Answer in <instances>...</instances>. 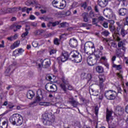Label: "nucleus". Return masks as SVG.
<instances>
[{
    "label": "nucleus",
    "mask_w": 128,
    "mask_h": 128,
    "mask_svg": "<svg viewBox=\"0 0 128 128\" xmlns=\"http://www.w3.org/2000/svg\"><path fill=\"white\" fill-rule=\"evenodd\" d=\"M42 120L45 126H52L56 118L52 113L46 112L42 116Z\"/></svg>",
    "instance_id": "obj_1"
},
{
    "label": "nucleus",
    "mask_w": 128,
    "mask_h": 128,
    "mask_svg": "<svg viewBox=\"0 0 128 128\" xmlns=\"http://www.w3.org/2000/svg\"><path fill=\"white\" fill-rule=\"evenodd\" d=\"M10 122L14 126H22L24 122L22 116L18 114H14L10 118Z\"/></svg>",
    "instance_id": "obj_2"
},
{
    "label": "nucleus",
    "mask_w": 128,
    "mask_h": 128,
    "mask_svg": "<svg viewBox=\"0 0 128 128\" xmlns=\"http://www.w3.org/2000/svg\"><path fill=\"white\" fill-rule=\"evenodd\" d=\"M70 56L72 58V60H74L75 62H80L82 60V54L76 50L72 51L70 52Z\"/></svg>",
    "instance_id": "obj_3"
},
{
    "label": "nucleus",
    "mask_w": 128,
    "mask_h": 128,
    "mask_svg": "<svg viewBox=\"0 0 128 128\" xmlns=\"http://www.w3.org/2000/svg\"><path fill=\"white\" fill-rule=\"evenodd\" d=\"M64 2H66L64 0H54L52 4L54 8L62 10L64 8Z\"/></svg>",
    "instance_id": "obj_4"
},
{
    "label": "nucleus",
    "mask_w": 128,
    "mask_h": 128,
    "mask_svg": "<svg viewBox=\"0 0 128 128\" xmlns=\"http://www.w3.org/2000/svg\"><path fill=\"white\" fill-rule=\"evenodd\" d=\"M117 26L116 28V32H118L122 36V38H124L126 36V32L124 30V27L122 24H120L118 22H116Z\"/></svg>",
    "instance_id": "obj_5"
},
{
    "label": "nucleus",
    "mask_w": 128,
    "mask_h": 128,
    "mask_svg": "<svg viewBox=\"0 0 128 128\" xmlns=\"http://www.w3.org/2000/svg\"><path fill=\"white\" fill-rule=\"evenodd\" d=\"M68 58L69 60H72L70 53V54H68V52H65L64 53H62L61 56L57 58V60H58V62L60 64V61L62 62H66Z\"/></svg>",
    "instance_id": "obj_6"
},
{
    "label": "nucleus",
    "mask_w": 128,
    "mask_h": 128,
    "mask_svg": "<svg viewBox=\"0 0 128 128\" xmlns=\"http://www.w3.org/2000/svg\"><path fill=\"white\" fill-rule=\"evenodd\" d=\"M45 88L49 92H56L58 90V86L56 84L52 82L48 83L45 86Z\"/></svg>",
    "instance_id": "obj_7"
},
{
    "label": "nucleus",
    "mask_w": 128,
    "mask_h": 128,
    "mask_svg": "<svg viewBox=\"0 0 128 128\" xmlns=\"http://www.w3.org/2000/svg\"><path fill=\"white\" fill-rule=\"evenodd\" d=\"M112 90L106 91L104 94V96L107 100H116V96L114 94Z\"/></svg>",
    "instance_id": "obj_8"
},
{
    "label": "nucleus",
    "mask_w": 128,
    "mask_h": 128,
    "mask_svg": "<svg viewBox=\"0 0 128 128\" xmlns=\"http://www.w3.org/2000/svg\"><path fill=\"white\" fill-rule=\"evenodd\" d=\"M68 104H69L73 108H78V106L80 104V103H78V102L73 97H70L68 98V100L67 102Z\"/></svg>",
    "instance_id": "obj_9"
},
{
    "label": "nucleus",
    "mask_w": 128,
    "mask_h": 128,
    "mask_svg": "<svg viewBox=\"0 0 128 128\" xmlns=\"http://www.w3.org/2000/svg\"><path fill=\"white\" fill-rule=\"evenodd\" d=\"M104 14L106 18H112L114 12L110 8H106L104 10Z\"/></svg>",
    "instance_id": "obj_10"
},
{
    "label": "nucleus",
    "mask_w": 128,
    "mask_h": 128,
    "mask_svg": "<svg viewBox=\"0 0 128 128\" xmlns=\"http://www.w3.org/2000/svg\"><path fill=\"white\" fill-rule=\"evenodd\" d=\"M89 92H92V96H96L94 92H98V85L96 84H92L89 86Z\"/></svg>",
    "instance_id": "obj_11"
},
{
    "label": "nucleus",
    "mask_w": 128,
    "mask_h": 128,
    "mask_svg": "<svg viewBox=\"0 0 128 128\" xmlns=\"http://www.w3.org/2000/svg\"><path fill=\"white\" fill-rule=\"evenodd\" d=\"M69 44L71 48H76L78 46V40L74 38L70 39Z\"/></svg>",
    "instance_id": "obj_12"
},
{
    "label": "nucleus",
    "mask_w": 128,
    "mask_h": 128,
    "mask_svg": "<svg viewBox=\"0 0 128 128\" xmlns=\"http://www.w3.org/2000/svg\"><path fill=\"white\" fill-rule=\"evenodd\" d=\"M109 28L112 33V36L114 38L116 36H120V34L119 32H116V28H114V26L112 24H110L109 26Z\"/></svg>",
    "instance_id": "obj_13"
},
{
    "label": "nucleus",
    "mask_w": 128,
    "mask_h": 128,
    "mask_svg": "<svg viewBox=\"0 0 128 128\" xmlns=\"http://www.w3.org/2000/svg\"><path fill=\"white\" fill-rule=\"evenodd\" d=\"M119 16H126L128 14V10L126 8H121L118 10Z\"/></svg>",
    "instance_id": "obj_14"
},
{
    "label": "nucleus",
    "mask_w": 128,
    "mask_h": 128,
    "mask_svg": "<svg viewBox=\"0 0 128 128\" xmlns=\"http://www.w3.org/2000/svg\"><path fill=\"white\" fill-rule=\"evenodd\" d=\"M12 12H14V8H8L4 10H0V14H10Z\"/></svg>",
    "instance_id": "obj_15"
},
{
    "label": "nucleus",
    "mask_w": 128,
    "mask_h": 128,
    "mask_svg": "<svg viewBox=\"0 0 128 128\" xmlns=\"http://www.w3.org/2000/svg\"><path fill=\"white\" fill-rule=\"evenodd\" d=\"M98 4L101 8H106L108 4V0H98Z\"/></svg>",
    "instance_id": "obj_16"
},
{
    "label": "nucleus",
    "mask_w": 128,
    "mask_h": 128,
    "mask_svg": "<svg viewBox=\"0 0 128 128\" xmlns=\"http://www.w3.org/2000/svg\"><path fill=\"white\" fill-rule=\"evenodd\" d=\"M46 78L47 80H49L50 82H56V76L52 74H47L46 76Z\"/></svg>",
    "instance_id": "obj_17"
},
{
    "label": "nucleus",
    "mask_w": 128,
    "mask_h": 128,
    "mask_svg": "<svg viewBox=\"0 0 128 128\" xmlns=\"http://www.w3.org/2000/svg\"><path fill=\"white\" fill-rule=\"evenodd\" d=\"M87 62L88 64V66H94L96 64V60L91 56H89L87 58Z\"/></svg>",
    "instance_id": "obj_18"
},
{
    "label": "nucleus",
    "mask_w": 128,
    "mask_h": 128,
    "mask_svg": "<svg viewBox=\"0 0 128 128\" xmlns=\"http://www.w3.org/2000/svg\"><path fill=\"white\" fill-rule=\"evenodd\" d=\"M124 108L120 106H118L115 108V112H116V114H118V116L122 114V112H124Z\"/></svg>",
    "instance_id": "obj_19"
},
{
    "label": "nucleus",
    "mask_w": 128,
    "mask_h": 128,
    "mask_svg": "<svg viewBox=\"0 0 128 128\" xmlns=\"http://www.w3.org/2000/svg\"><path fill=\"white\" fill-rule=\"evenodd\" d=\"M42 64L46 68H50V59H46L44 60L42 62Z\"/></svg>",
    "instance_id": "obj_20"
},
{
    "label": "nucleus",
    "mask_w": 128,
    "mask_h": 128,
    "mask_svg": "<svg viewBox=\"0 0 128 128\" xmlns=\"http://www.w3.org/2000/svg\"><path fill=\"white\" fill-rule=\"evenodd\" d=\"M40 100V97L37 94L35 100L33 102H31L30 104V106H36V104H38Z\"/></svg>",
    "instance_id": "obj_21"
},
{
    "label": "nucleus",
    "mask_w": 128,
    "mask_h": 128,
    "mask_svg": "<svg viewBox=\"0 0 128 128\" xmlns=\"http://www.w3.org/2000/svg\"><path fill=\"white\" fill-rule=\"evenodd\" d=\"M26 96L29 100H32L34 96V93L32 90H30L27 93Z\"/></svg>",
    "instance_id": "obj_22"
},
{
    "label": "nucleus",
    "mask_w": 128,
    "mask_h": 128,
    "mask_svg": "<svg viewBox=\"0 0 128 128\" xmlns=\"http://www.w3.org/2000/svg\"><path fill=\"white\" fill-rule=\"evenodd\" d=\"M112 112L107 110L106 114V120L108 122L112 118Z\"/></svg>",
    "instance_id": "obj_23"
},
{
    "label": "nucleus",
    "mask_w": 128,
    "mask_h": 128,
    "mask_svg": "<svg viewBox=\"0 0 128 128\" xmlns=\"http://www.w3.org/2000/svg\"><path fill=\"white\" fill-rule=\"evenodd\" d=\"M22 28V26L20 25H16V24H13L11 26V28L14 30V32H16L18 30H20Z\"/></svg>",
    "instance_id": "obj_24"
},
{
    "label": "nucleus",
    "mask_w": 128,
    "mask_h": 128,
    "mask_svg": "<svg viewBox=\"0 0 128 128\" xmlns=\"http://www.w3.org/2000/svg\"><path fill=\"white\" fill-rule=\"evenodd\" d=\"M20 44V41L18 40L14 42L12 45L10 46L11 50H14V48H18Z\"/></svg>",
    "instance_id": "obj_25"
},
{
    "label": "nucleus",
    "mask_w": 128,
    "mask_h": 128,
    "mask_svg": "<svg viewBox=\"0 0 128 128\" xmlns=\"http://www.w3.org/2000/svg\"><path fill=\"white\" fill-rule=\"evenodd\" d=\"M84 22H88V13L86 12H84L82 14Z\"/></svg>",
    "instance_id": "obj_26"
},
{
    "label": "nucleus",
    "mask_w": 128,
    "mask_h": 128,
    "mask_svg": "<svg viewBox=\"0 0 128 128\" xmlns=\"http://www.w3.org/2000/svg\"><path fill=\"white\" fill-rule=\"evenodd\" d=\"M96 70L97 72L102 74L104 72V68H102V66H98L96 67Z\"/></svg>",
    "instance_id": "obj_27"
},
{
    "label": "nucleus",
    "mask_w": 128,
    "mask_h": 128,
    "mask_svg": "<svg viewBox=\"0 0 128 128\" xmlns=\"http://www.w3.org/2000/svg\"><path fill=\"white\" fill-rule=\"evenodd\" d=\"M92 75L90 73H88L87 74L86 80H88V82H90L92 80Z\"/></svg>",
    "instance_id": "obj_28"
},
{
    "label": "nucleus",
    "mask_w": 128,
    "mask_h": 128,
    "mask_svg": "<svg viewBox=\"0 0 128 128\" xmlns=\"http://www.w3.org/2000/svg\"><path fill=\"white\" fill-rule=\"evenodd\" d=\"M92 26V24H88L86 23H81L80 24L81 28H88V26Z\"/></svg>",
    "instance_id": "obj_29"
},
{
    "label": "nucleus",
    "mask_w": 128,
    "mask_h": 128,
    "mask_svg": "<svg viewBox=\"0 0 128 128\" xmlns=\"http://www.w3.org/2000/svg\"><path fill=\"white\" fill-rule=\"evenodd\" d=\"M118 2H121L122 5L124 6H128V0H118Z\"/></svg>",
    "instance_id": "obj_30"
},
{
    "label": "nucleus",
    "mask_w": 128,
    "mask_h": 128,
    "mask_svg": "<svg viewBox=\"0 0 128 128\" xmlns=\"http://www.w3.org/2000/svg\"><path fill=\"white\" fill-rule=\"evenodd\" d=\"M98 86L100 87V91L103 92L104 88V84L102 82H100Z\"/></svg>",
    "instance_id": "obj_31"
},
{
    "label": "nucleus",
    "mask_w": 128,
    "mask_h": 128,
    "mask_svg": "<svg viewBox=\"0 0 128 128\" xmlns=\"http://www.w3.org/2000/svg\"><path fill=\"white\" fill-rule=\"evenodd\" d=\"M24 52V50H22V48H20L15 50L14 52V54L15 52H17L16 54H22V53Z\"/></svg>",
    "instance_id": "obj_32"
},
{
    "label": "nucleus",
    "mask_w": 128,
    "mask_h": 128,
    "mask_svg": "<svg viewBox=\"0 0 128 128\" xmlns=\"http://www.w3.org/2000/svg\"><path fill=\"white\" fill-rule=\"evenodd\" d=\"M10 70H12V68H10V67L6 70L5 71L6 76H10Z\"/></svg>",
    "instance_id": "obj_33"
},
{
    "label": "nucleus",
    "mask_w": 128,
    "mask_h": 128,
    "mask_svg": "<svg viewBox=\"0 0 128 128\" xmlns=\"http://www.w3.org/2000/svg\"><path fill=\"white\" fill-rule=\"evenodd\" d=\"M101 34L104 36H108L110 35V32L108 30H104L102 32Z\"/></svg>",
    "instance_id": "obj_34"
},
{
    "label": "nucleus",
    "mask_w": 128,
    "mask_h": 128,
    "mask_svg": "<svg viewBox=\"0 0 128 128\" xmlns=\"http://www.w3.org/2000/svg\"><path fill=\"white\" fill-rule=\"evenodd\" d=\"M46 32L44 30L42 29H40L36 31V34H44Z\"/></svg>",
    "instance_id": "obj_35"
},
{
    "label": "nucleus",
    "mask_w": 128,
    "mask_h": 128,
    "mask_svg": "<svg viewBox=\"0 0 128 128\" xmlns=\"http://www.w3.org/2000/svg\"><path fill=\"white\" fill-rule=\"evenodd\" d=\"M87 74H86V72H82L80 75L81 78H82V80H86Z\"/></svg>",
    "instance_id": "obj_36"
},
{
    "label": "nucleus",
    "mask_w": 128,
    "mask_h": 128,
    "mask_svg": "<svg viewBox=\"0 0 128 128\" xmlns=\"http://www.w3.org/2000/svg\"><path fill=\"white\" fill-rule=\"evenodd\" d=\"M60 28H66L67 26H68V24L66 22H63L60 24Z\"/></svg>",
    "instance_id": "obj_37"
},
{
    "label": "nucleus",
    "mask_w": 128,
    "mask_h": 128,
    "mask_svg": "<svg viewBox=\"0 0 128 128\" xmlns=\"http://www.w3.org/2000/svg\"><path fill=\"white\" fill-rule=\"evenodd\" d=\"M62 82H64V84H68V81L66 80V78H64V77L62 78Z\"/></svg>",
    "instance_id": "obj_38"
},
{
    "label": "nucleus",
    "mask_w": 128,
    "mask_h": 128,
    "mask_svg": "<svg viewBox=\"0 0 128 128\" xmlns=\"http://www.w3.org/2000/svg\"><path fill=\"white\" fill-rule=\"evenodd\" d=\"M124 41H120L118 42V48H120L121 46H124Z\"/></svg>",
    "instance_id": "obj_39"
},
{
    "label": "nucleus",
    "mask_w": 128,
    "mask_h": 128,
    "mask_svg": "<svg viewBox=\"0 0 128 128\" xmlns=\"http://www.w3.org/2000/svg\"><path fill=\"white\" fill-rule=\"evenodd\" d=\"M60 21H56L55 22H52V26H58L59 24H60Z\"/></svg>",
    "instance_id": "obj_40"
},
{
    "label": "nucleus",
    "mask_w": 128,
    "mask_h": 128,
    "mask_svg": "<svg viewBox=\"0 0 128 128\" xmlns=\"http://www.w3.org/2000/svg\"><path fill=\"white\" fill-rule=\"evenodd\" d=\"M16 66V62H12V64L9 66L10 68L11 69L14 68V67Z\"/></svg>",
    "instance_id": "obj_41"
},
{
    "label": "nucleus",
    "mask_w": 128,
    "mask_h": 128,
    "mask_svg": "<svg viewBox=\"0 0 128 128\" xmlns=\"http://www.w3.org/2000/svg\"><path fill=\"white\" fill-rule=\"evenodd\" d=\"M94 112L96 116H98V106H96L94 108Z\"/></svg>",
    "instance_id": "obj_42"
},
{
    "label": "nucleus",
    "mask_w": 128,
    "mask_h": 128,
    "mask_svg": "<svg viewBox=\"0 0 128 128\" xmlns=\"http://www.w3.org/2000/svg\"><path fill=\"white\" fill-rule=\"evenodd\" d=\"M60 87L62 88V90L66 92V85L64 84H60Z\"/></svg>",
    "instance_id": "obj_43"
},
{
    "label": "nucleus",
    "mask_w": 128,
    "mask_h": 128,
    "mask_svg": "<svg viewBox=\"0 0 128 128\" xmlns=\"http://www.w3.org/2000/svg\"><path fill=\"white\" fill-rule=\"evenodd\" d=\"M100 78V82H104V76H100L99 77Z\"/></svg>",
    "instance_id": "obj_44"
},
{
    "label": "nucleus",
    "mask_w": 128,
    "mask_h": 128,
    "mask_svg": "<svg viewBox=\"0 0 128 128\" xmlns=\"http://www.w3.org/2000/svg\"><path fill=\"white\" fill-rule=\"evenodd\" d=\"M54 44H56L57 46L60 45V42H58V38H56L54 40Z\"/></svg>",
    "instance_id": "obj_45"
},
{
    "label": "nucleus",
    "mask_w": 128,
    "mask_h": 128,
    "mask_svg": "<svg viewBox=\"0 0 128 128\" xmlns=\"http://www.w3.org/2000/svg\"><path fill=\"white\" fill-rule=\"evenodd\" d=\"M88 48H94V44L93 42H90V44H88Z\"/></svg>",
    "instance_id": "obj_46"
},
{
    "label": "nucleus",
    "mask_w": 128,
    "mask_h": 128,
    "mask_svg": "<svg viewBox=\"0 0 128 128\" xmlns=\"http://www.w3.org/2000/svg\"><path fill=\"white\" fill-rule=\"evenodd\" d=\"M14 8V12H18V10H22V8H20V6L14 7V8Z\"/></svg>",
    "instance_id": "obj_47"
},
{
    "label": "nucleus",
    "mask_w": 128,
    "mask_h": 128,
    "mask_svg": "<svg viewBox=\"0 0 128 128\" xmlns=\"http://www.w3.org/2000/svg\"><path fill=\"white\" fill-rule=\"evenodd\" d=\"M104 20V18L102 16H100L98 18V22H102Z\"/></svg>",
    "instance_id": "obj_48"
},
{
    "label": "nucleus",
    "mask_w": 128,
    "mask_h": 128,
    "mask_svg": "<svg viewBox=\"0 0 128 128\" xmlns=\"http://www.w3.org/2000/svg\"><path fill=\"white\" fill-rule=\"evenodd\" d=\"M92 22L93 23V24H96V22H98V19L96 18H93L92 19Z\"/></svg>",
    "instance_id": "obj_49"
},
{
    "label": "nucleus",
    "mask_w": 128,
    "mask_h": 128,
    "mask_svg": "<svg viewBox=\"0 0 128 128\" xmlns=\"http://www.w3.org/2000/svg\"><path fill=\"white\" fill-rule=\"evenodd\" d=\"M86 6H88V5H86V2H84L82 4V8H84V10L86 8Z\"/></svg>",
    "instance_id": "obj_50"
},
{
    "label": "nucleus",
    "mask_w": 128,
    "mask_h": 128,
    "mask_svg": "<svg viewBox=\"0 0 128 128\" xmlns=\"http://www.w3.org/2000/svg\"><path fill=\"white\" fill-rule=\"evenodd\" d=\"M111 46H112V48H117V46H118L116 43L114 42H112L111 43Z\"/></svg>",
    "instance_id": "obj_51"
},
{
    "label": "nucleus",
    "mask_w": 128,
    "mask_h": 128,
    "mask_svg": "<svg viewBox=\"0 0 128 128\" xmlns=\"http://www.w3.org/2000/svg\"><path fill=\"white\" fill-rule=\"evenodd\" d=\"M28 32H24L22 34V38H26V36H28Z\"/></svg>",
    "instance_id": "obj_52"
},
{
    "label": "nucleus",
    "mask_w": 128,
    "mask_h": 128,
    "mask_svg": "<svg viewBox=\"0 0 128 128\" xmlns=\"http://www.w3.org/2000/svg\"><path fill=\"white\" fill-rule=\"evenodd\" d=\"M38 44L36 42H32V46H34V48H38Z\"/></svg>",
    "instance_id": "obj_53"
},
{
    "label": "nucleus",
    "mask_w": 128,
    "mask_h": 128,
    "mask_svg": "<svg viewBox=\"0 0 128 128\" xmlns=\"http://www.w3.org/2000/svg\"><path fill=\"white\" fill-rule=\"evenodd\" d=\"M30 26H34L36 27V25L38 24L36 23V22H30Z\"/></svg>",
    "instance_id": "obj_54"
},
{
    "label": "nucleus",
    "mask_w": 128,
    "mask_h": 128,
    "mask_svg": "<svg viewBox=\"0 0 128 128\" xmlns=\"http://www.w3.org/2000/svg\"><path fill=\"white\" fill-rule=\"evenodd\" d=\"M56 51L54 50H52L50 52V54H56Z\"/></svg>",
    "instance_id": "obj_55"
},
{
    "label": "nucleus",
    "mask_w": 128,
    "mask_h": 128,
    "mask_svg": "<svg viewBox=\"0 0 128 128\" xmlns=\"http://www.w3.org/2000/svg\"><path fill=\"white\" fill-rule=\"evenodd\" d=\"M0 48H4V41H2V44H0Z\"/></svg>",
    "instance_id": "obj_56"
},
{
    "label": "nucleus",
    "mask_w": 128,
    "mask_h": 128,
    "mask_svg": "<svg viewBox=\"0 0 128 128\" xmlns=\"http://www.w3.org/2000/svg\"><path fill=\"white\" fill-rule=\"evenodd\" d=\"M95 56L96 60H100L101 58H100V55L96 54L95 55Z\"/></svg>",
    "instance_id": "obj_57"
},
{
    "label": "nucleus",
    "mask_w": 128,
    "mask_h": 128,
    "mask_svg": "<svg viewBox=\"0 0 128 128\" xmlns=\"http://www.w3.org/2000/svg\"><path fill=\"white\" fill-rule=\"evenodd\" d=\"M7 40H10V42H12V40H14L12 36L8 37L7 38Z\"/></svg>",
    "instance_id": "obj_58"
},
{
    "label": "nucleus",
    "mask_w": 128,
    "mask_h": 128,
    "mask_svg": "<svg viewBox=\"0 0 128 128\" xmlns=\"http://www.w3.org/2000/svg\"><path fill=\"white\" fill-rule=\"evenodd\" d=\"M50 104V103L48 102H44V106H48Z\"/></svg>",
    "instance_id": "obj_59"
},
{
    "label": "nucleus",
    "mask_w": 128,
    "mask_h": 128,
    "mask_svg": "<svg viewBox=\"0 0 128 128\" xmlns=\"http://www.w3.org/2000/svg\"><path fill=\"white\" fill-rule=\"evenodd\" d=\"M108 22H104V23L103 24V26H104V28H108Z\"/></svg>",
    "instance_id": "obj_60"
},
{
    "label": "nucleus",
    "mask_w": 128,
    "mask_h": 128,
    "mask_svg": "<svg viewBox=\"0 0 128 128\" xmlns=\"http://www.w3.org/2000/svg\"><path fill=\"white\" fill-rule=\"evenodd\" d=\"M87 49H88V46L84 45V52H86V54H88V52H86V50Z\"/></svg>",
    "instance_id": "obj_61"
},
{
    "label": "nucleus",
    "mask_w": 128,
    "mask_h": 128,
    "mask_svg": "<svg viewBox=\"0 0 128 128\" xmlns=\"http://www.w3.org/2000/svg\"><path fill=\"white\" fill-rule=\"evenodd\" d=\"M30 20H36V16H34V15H31L30 16Z\"/></svg>",
    "instance_id": "obj_62"
},
{
    "label": "nucleus",
    "mask_w": 128,
    "mask_h": 128,
    "mask_svg": "<svg viewBox=\"0 0 128 128\" xmlns=\"http://www.w3.org/2000/svg\"><path fill=\"white\" fill-rule=\"evenodd\" d=\"M125 26H128V17H126V22L124 24Z\"/></svg>",
    "instance_id": "obj_63"
},
{
    "label": "nucleus",
    "mask_w": 128,
    "mask_h": 128,
    "mask_svg": "<svg viewBox=\"0 0 128 128\" xmlns=\"http://www.w3.org/2000/svg\"><path fill=\"white\" fill-rule=\"evenodd\" d=\"M125 112L126 114H128V104L125 108Z\"/></svg>",
    "instance_id": "obj_64"
}]
</instances>
